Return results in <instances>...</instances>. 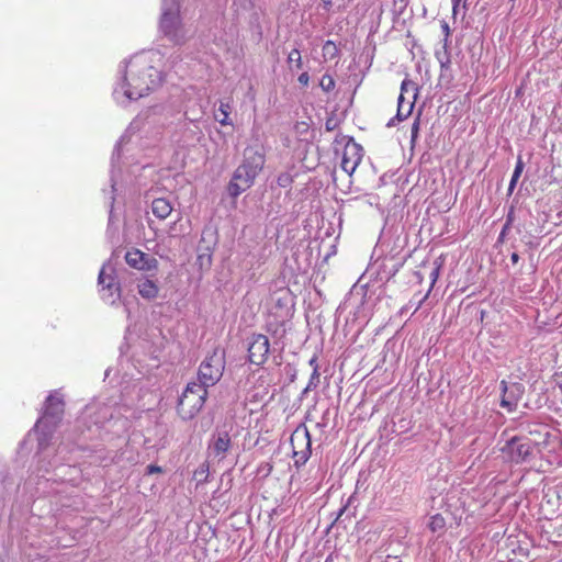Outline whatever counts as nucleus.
I'll use <instances>...</instances> for the list:
<instances>
[{"mask_svg":"<svg viewBox=\"0 0 562 562\" xmlns=\"http://www.w3.org/2000/svg\"><path fill=\"white\" fill-rule=\"evenodd\" d=\"M154 56V53L138 54L126 64L124 76L113 91L117 102L138 100L161 83V74L153 66Z\"/></svg>","mask_w":562,"mask_h":562,"instance_id":"nucleus-1","label":"nucleus"},{"mask_svg":"<svg viewBox=\"0 0 562 562\" xmlns=\"http://www.w3.org/2000/svg\"><path fill=\"white\" fill-rule=\"evenodd\" d=\"M265 165V155L254 147H248L244 151L243 162L235 170L233 178L229 182V193L233 196H238L240 193L249 189L262 170Z\"/></svg>","mask_w":562,"mask_h":562,"instance_id":"nucleus-2","label":"nucleus"},{"mask_svg":"<svg viewBox=\"0 0 562 562\" xmlns=\"http://www.w3.org/2000/svg\"><path fill=\"white\" fill-rule=\"evenodd\" d=\"M159 27L164 36L175 45L184 44L192 35L181 21L178 0H162Z\"/></svg>","mask_w":562,"mask_h":562,"instance_id":"nucleus-3","label":"nucleus"},{"mask_svg":"<svg viewBox=\"0 0 562 562\" xmlns=\"http://www.w3.org/2000/svg\"><path fill=\"white\" fill-rule=\"evenodd\" d=\"M64 415V401L57 393L50 394L46 398L45 409L41 418L36 422L34 430L38 432V449L44 451L49 440L60 423Z\"/></svg>","mask_w":562,"mask_h":562,"instance_id":"nucleus-4","label":"nucleus"},{"mask_svg":"<svg viewBox=\"0 0 562 562\" xmlns=\"http://www.w3.org/2000/svg\"><path fill=\"white\" fill-rule=\"evenodd\" d=\"M207 389L196 381L187 384L178 402V413L183 419L193 418L204 406Z\"/></svg>","mask_w":562,"mask_h":562,"instance_id":"nucleus-5","label":"nucleus"},{"mask_svg":"<svg viewBox=\"0 0 562 562\" xmlns=\"http://www.w3.org/2000/svg\"><path fill=\"white\" fill-rule=\"evenodd\" d=\"M225 369V351L215 348L201 362L198 371V383L209 389L214 386L223 376Z\"/></svg>","mask_w":562,"mask_h":562,"instance_id":"nucleus-6","label":"nucleus"},{"mask_svg":"<svg viewBox=\"0 0 562 562\" xmlns=\"http://www.w3.org/2000/svg\"><path fill=\"white\" fill-rule=\"evenodd\" d=\"M535 443L528 437L515 436L502 448L504 457L516 464L527 462L533 454Z\"/></svg>","mask_w":562,"mask_h":562,"instance_id":"nucleus-7","label":"nucleus"},{"mask_svg":"<svg viewBox=\"0 0 562 562\" xmlns=\"http://www.w3.org/2000/svg\"><path fill=\"white\" fill-rule=\"evenodd\" d=\"M98 284L100 286L101 297L109 304H114L121 296L120 285L115 280L113 268L104 265L98 277Z\"/></svg>","mask_w":562,"mask_h":562,"instance_id":"nucleus-8","label":"nucleus"},{"mask_svg":"<svg viewBox=\"0 0 562 562\" xmlns=\"http://www.w3.org/2000/svg\"><path fill=\"white\" fill-rule=\"evenodd\" d=\"M291 443L296 465H303L311 456V437L306 428L296 429L291 436Z\"/></svg>","mask_w":562,"mask_h":562,"instance_id":"nucleus-9","label":"nucleus"},{"mask_svg":"<svg viewBox=\"0 0 562 562\" xmlns=\"http://www.w3.org/2000/svg\"><path fill=\"white\" fill-rule=\"evenodd\" d=\"M270 342L266 335L256 334L251 336V340L248 346V358L252 364H263L269 355Z\"/></svg>","mask_w":562,"mask_h":562,"instance_id":"nucleus-10","label":"nucleus"},{"mask_svg":"<svg viewBox=\"0 0 562 562\" xmlns=\"http://www.w3.org/2000/svg\"><path fill=\"white\" fill-rule=\"evenodd\" d=\"M362 160V148L356 143H348L344 148L341 169L351 176Z\"/></svg>","mask_w":562,"mask_h":562,"instance_id":"nucleus-11","label":"nucleus"},{"mask_svg":"<svg viewBox=\"0 0 562 562\" xmlns=\"http://www.w3.org/2000/svg\"><path fill=\"white\" fill-rule=\"evenodd\" d=\"M501 385L503 390L501 405L507 408L508 412H513L524 394V386L520 383L508 385L505 381H502Z\"/></svg>","mask_w":562,"mask_h":562,"instance_id":"nucleus-12","label":"nucleus"},{"mask_svg":"<svg viewBox=\"0 0 562 562\" xmlns=\"http://www.w3.org/2000/svg\"><path fill=\"white\" fill-rule=\"evenodd\" d=\"M125 260L128 266L138 270L150 268L147 255L138 249L128 250L125 255Z\"/></svg>","mask_w":562,"mask_h":562,"instance_id":"nucleus-13","label":"nucleus"},{"mask_svg":"<svg viewBox=\"0 0 562 562\" xmlns=\"http://www.w3.org/2000/svg\"><path fill=\"white\" fill-rule=\"evenodd\" d=\"M231 447V438L229 435L224 431L220 432L218 436L214 439L213 443L210 446L211 452L217 457L220 460L224 459L226 452Z\"/></svg>","mask_w":562,"mask_h":562,"instance_id":"nucleus-14","label":"nucleus"},{"mask_svg":"<svg viewBox=\"0 0 562 562\" xmlns=\"http://www.w3.org/2000/svg\"><path fill=\"white\" fill-rule=\"evenodd\" d=\"M151 211L156 217H158L160 220H165L172 212V205H171L170 201L167 199H164V198L155 199L151 202Z\"/></svg>","mask_w":562,"mask_h":562,"instance_id":"nucleus-15","label":"nucleus"},{"mask_svg":"<svg viewBox=\"0 0 562 562\" xmlns=\"http://www.w3.org/2000/svg\"><path fill=\"white\" fill-rule=\"evenodd\" d=\"M137 288L140 296L147 300L155 299L158 294V286L150 280L138 283Z\"/></svg>","mask_w":562,"mask_h":562,"instance_id":"nucleus-16","label":"nucleus"},{"mask_svg":"<svg viewBox=\"0 0 562 562\" xmlns=\"http://www.w3.org/2000/svg\"><path fill=\"white\" fill-rule=\"evenodd\" d=\"M522 170H524V162H522L521 158L519 157L516 162V166H515V169H514V172H513L509 186H508L509 192H513L519 177L521 176Z\"/></svg>","mask_w":562,"mask_h":562,"instance_id":"nucleus-17","label":"nucleus"},{"mask_svg":"<svg viewBox=\"0 0 562 562\" xmlns=\"http://www.w3.org/2000/svg\"><path fill=\"white\" fill-rule=\"evenodd\" d=\"M446 520L445 518L437 514L430 517L428 527L432 532L441 531L445 529Z\"/></svg>","mask_w":562,"mask_h":562,"instance_id":"nucleus-18","label":"nucleus"},{"mask_svg":"<svg viewBox=\"0 0 562 562\" xmlns=\"http://www.w3.org/2000/svg\"><path fill=\"white\" fill-rule=\"evenodd\" d=\"M220 114L215 115V119L220 122L221 125L231 124L228 121L229 117V104L221 102L218 108Z\"/></svg>","mask_w":562,"mask_h":562,"instance_id":"nucleus-19","label":"nucleus"},{"mask_svg":"<svg viewBox=\"0 0 562 562\" xmlns=\"http://www.w3.org/2000/svg\"><path fill=\"white\" fill-rule=\"evenodd\" d=\"M403 101H404V97L403 94L401 93L400 97H398V109H397V114H396V119L398 121H403L404 119H406L411 112H412V109L414 106V103L413 102H408L407 103V111L406 112H403Z\"/></svg>","mask_w":562,"mask_h":562,"instance_id":"nucleus-20","label":"nucleus"},{"mask_svg":"<svg viewBox=\"0 0 562 562\" xmlns=\"http://www.w3.org/2000/svg\"><path fill=\"white\" fill-rule=\"evenodd\" d=\"M288 63L290 65L294 64L297 69L302 68V57L299 49L294 48L289 53Z\"/></svg>","mask_w":562,"mask_h":562,"instance_id":"nucleus-21","label":"nucleus"},{"mask_svg":"<svg viewBox=\"0 0 562 562\" xmlns=\"http://www.w3.org/2000/svg\"><path fill=\"white\" fill-rule=\"evenodd\" d=\"M319 86L324 91L329 92L335 88V80L331 76L324 75L319 81Z\"/></svg>","mask_w":562,"mask_h":562,"instance_id":"nucleus-22","label":"nucleus"},{"mask_svg":"<svg viewBox=\"0 0 562 562\" xmlns=\"http://www.w3.org/2000/svg\"><path fill=\"white\" fill-rule=\"evenodd\" d=\"M318 369L319 368H315V370H313V372L311 374V378H310V381L307 383V386L305 389V392H307L308 390L317 387V385L319 383V372H318Z\"/></svg>","mask_w":562,"mask_h":562,"instance_id":"nucleus-23","label":"nucleus"},{"mask_svg":"<svg viewBox=\"0 0 562 562\" xmlns=\"http://www.w3.org/2000/svg\"><path fill=\"white\" fill-rule=\"evenodd\" d=\"M324 56H329V58H334L337 54V47L331 41H327L323 46Z\"/></svg>","mask_w":562,"mask_h":562,"instance_id":"nucleus-24","label":"nucleus"},{"mask_svg":"<svg viewBox=\"0 0 562 562\" xmlns=\"http://www.w3.org/2000/svg\"><path fill=\"white\" fill-rule=\"evenodd\" d=\"M292 178L289 173H281L278 177V184L282 188H286L291 184Z\"/></svg>","mask_w":562,"mask_h":562,"instance_id":"nucleus-25","label":"nucleus"},{"mask_svg":"<svg viewBox=\"0 0 562 562\" xmlns=\"http://www.w3.org/2000/svg\"><path fill=\"white\" fill-rule=\"evenodd\" d=\"M418 132H419V116H417L412 125V131H411V138H412V143L415 142V139L417 138L418 136Z\"/></svg>","mask_w":562,"mask_h":562,"instance_id":"nucleus-26","label":"nucleus"},{"mask_svg":"<svg viewBox=\"0 0 562 562\" xmlns=\"http://www.w3.org/2000/svg\"><path fill=\"white\" fill-rule=\"evenodd\" d=\"M299 82L303 86H307L308 85V81H310V76L307 72H302L300 76H299Z\"/></svg>","mask_w":562,"mask_h":562,"instance_id":"nucleus-27","label":"nucleus"},{"mask_svg":"<svg viewBox=\"0 0 562 562\" xmlns=\"http://www.w3.org/2000/svg\"><path fill=\"white\" fill-rule=\"evenodd\" d=\"M91 411H92L91 407H89V408H87L85 411V413H83V415L81 416V419H80L81 424H86L87 419L92 417Z\"/></svg>","mask_w":562,"mask_h":562,"instance_id":"nucleus-28","label":"nucleus"},{"mask_svg":"<svg viewBox=\"0 0 562 562\" xmlns=\"http://www.w3.org/2000/svg\"><path fill=\"white\" fill-rule=\"evenodd\" d=\"M308 364L313 368V370H315V368H318L317 356H313L310 359Z\"/></svg>","mask_w":562,"mask_h":562,"instance_id":"nucleus-29","label":"nucleus"},{"mask_svg":"<svg viewBox=\"0 0 562 562\" xmlns=\"http://www.w3.org/2000/svg\"><path fill=\"white\" fill-rule=\"evenodd\" d=\"M160 471H161V469L157 465L150 464L147 467L148 473H156V472H160Z\"/></svg>","mask_w":562,"mask_h":562,"instance_id":"nucleus-30","label":"nucleus"},{"mask_svg":"<svg viewBox=\"0 0 562 562\" xmlns=\"http://www.w3.org/2000/svg\"><path fill=\"white\" fill-rule=\"evenodd\" d=\"M451 2H452V11H453V14H456V13H457V9H458V7H459V4H460L461 0H451Z\"/></svg>","mask_w":562,"mask_h":562,"instance_id":"nucleus-31","label":"nucleus"},{"mask_svg":"<svg viewBox=\"0 0 562 562\" xmlns=\"http://www.w3.org/2000/svg\"><path fill=\"white\" fill-rule=\"evenodd\" d=\"M94 426H95V429H92V427L89 426V427H87V430L94 435L99 430V420L94 422Z\"/></svg>","mask_w":562,"mask_h":562,"instance_id":"nucleus-32","label":"nucleus"},{"mask_svg":"<svg viewBox=\"0 0 562 562\" xmlns=\"http://www.w3.org/2000/svg\"><path fill=\"white\" fill-rule=\"evenodd\" d=\"M510 260L514 265H516L519 260V256L517 252H513L512 256H510Z\"/></svg>","mask_w":562,"mask_h":562,"instance_id":"nucleus-33","label":"nucleus"},{"mask_svg":"<svg viewBox=\"0 0 562 562\" xmlns=\"http://www.w3.org/2000/svg\"><path fill=\"white\" fill-rule=\"evenodd\" d=\"M326 130L327 131L334 130L333 120H327V122H326Z\"/></svg>","mask_w":562,"mask_h":562,"instance_id":"nucleus-34","label":"nucleus"},{"mask_svg":"<svg viewBox=\"0 0 562 562\" xmlns=\"http://www.w3.org/2000/svg\"><path fill=\"white\" fill-rule=\"evenodd\" d=\"M408 85H409V82H408V81H406V80H404V81L402 82V86H401L402 91L406 90V87H407Z\"/></svg>","mask_w":562,"mask_h":562,"instance_id":"nucleus-35","label":"nucleus"},{"mask_svg":"<svg viewBox=\"0 0 562 562\" xmlns=\"http://www.w3.org/2000/svg\"><path fill=\"white\" fill-rule=\"evenodd\" d=\"M437 276H438V270H437V269H435V270L431 272V277H432V280H434V281L436 280Z\"/></svg>","mask_w":562,"mask_h":562,"instance_id":"nucleus-36","label":"nucleus"},{"mask_svg":"<svg viewBox=\"0 0 562 562\" xmlns=\"http://www.w3.org/2000/svg\"><path fill=\"white\" fill-rule=\"evenodd\" d=\"M322 2L325 4V7L331 5V0H322Z\"/></svg>","mask_w":562,"mask_h":562,"instance_id":"nucleus-37","label":"nucleus"},{"mask_svg":"<svg viewBox=\"0 0 562 562\" xmlns=\"http://www.w3.org/2000/svg\"><path fill=\"white\" fill-rule=\"evenodd\" d=\"M393 122H394V119H392V120L387 123V126L393 125Z\"/></svg>","mask_w":562,"mask_h":562,"instance_id":"nucleus-38","label":"nucleus"},{"mask_svg":"<svg viewBox=\"0 0 562 562\" xmlns=\"http://www.w3.org/2000/svg\"><path fill=\"white\" fill-rule=\"evenodd\" d=\"M448 30H449V29H448V25H447V24H445L443 31H448Z\"/></svg>","mask_w":562,"mask_h":562,"instance_id":"nucleus-39","label":"nucleus"},{"mask_svg":"<svg viewBox=\"0 0 562 562\" xmlns=\"http://www.w3.org/2000/svg\"><path fill=\"white\" fill-rule=\"evenodd\" d=\"M505 229H507V224L504 226L502 234H504Z\"/></svg>","mask_w":562,"mask_h":562,"instance_id":"nucleus-40","label":"nucleus"}]
</instances>
